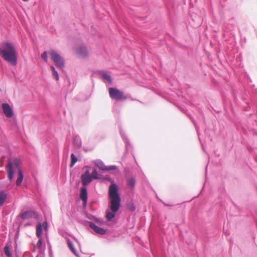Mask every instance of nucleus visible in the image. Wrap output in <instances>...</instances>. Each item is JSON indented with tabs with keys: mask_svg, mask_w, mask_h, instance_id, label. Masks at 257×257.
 Wrapping results in <instances>:
<instances>
[{
	"mask_svg": "<svg viewBox=\"0 0 257 257\" xmlns=\"http://www.w3.org/2000/svg\"><path fill=\"white\" fill-rule=\"evenodd\" d=\"M119 133L122 140L125 143V151L126 152H128L129 149L132 147L131 144L121 128H119Z\"/></svg>",
	"mask_w": 257,
	"mask_h": 257,
	"instance_id": "9b49d317",
	"label": "nucleus"
},
{
	"mask_svg": "<svg viewBox=\"0 0 257 257\" xmlns=\"http://www.w3.org/2000/svg\"><path fill=\"white\" fill-rule=\"evenodd\" d=\"M7 198V194L3 191H0V206L4 204Z\"/></svg>",
	"mask_w": 257,
	"mask_h": 257,
	"instance_id": "6ab92c4d",
	"label": "nucleus"
},
{
	"mask_svg": "<svg viewBox=\"0 0 257 257\" xmlns=\"http://www.w3.org/2000/svg\"><path fill=\"white\" fill-rule=\"evenodd\" d=\"M76 53L82 58H85L88 56V51L85 46H79L76 49Z\"/></svg>",
	"mask_w": 257,
	"mask_h": 257,
	"instance_id": "f8f14e48",
	"label": "nucleus"
},
{
	"mask_svg": "<svg viewBox=\"0 0 257 257\" xmlns=\"http://www.w3.org/2000/svg\"><path fill=\"white\" fill-rule=\"evenodd\" d=\"M108 92L109 96L112 99L117 101H123L127 99L128 97L124 95V93L115 88H109Z\"/></svg>",
	"mask_w": 257,
	"mask_h": 257,
	"instance_id": "20e7f679",
	"label": "nucleus"
},
{
	"mask_svg": "<svg viewBox=\"0 0 257 257\" xmlns=\"http://www.w3.org/2000/svg\"><path fill=\"white\" fill-rule=\"evenodd\" d=\"M2 108L3 112L6 116L8 117H11L13 115V111L10 105L7 103L2 104Z\"/></svg>",
	"mask_w": 257,
	"mask_h": 257,
	"instance_id": "1a4fd4ad",
	"label": "nucleus"
},
{
	"mask_svg": "<svg viewBox=\"0 0 257 257\" xmlns=\"http://www.w3.org/2000/svg\"><path fill=\"white\" fill-rule=\"evenodd\" d=\"M24 1H25V2H27L28 1V0H23Z\"/></svg>",
	"mask_w": 257,
	"mask_h": 257,
	"instance_id": "7c9ffc66",
	"label": "nucleus"
},
{
	"mask_svg": "<svg viewBox=\"0 0 257 257\" xmlns=\"http://www.w3.org/2000/svg\"><path fill=\"white\" fill-rule=\"evenodd\" d=\"M196 129L197 132L198 136H199V133H198L197 128L196 127Z\"/></svg>",
	"mask_w": 257,
	"mask_h": 257,
	"instance_id": "c756f323",
	"label": "nucleus"
},
{
	"mask_svg": "<svg viewBox=\"0 0 257 257\" xmlns=\"http://www.w3.org/2000/svg\"><path fill=\"white\" fill-rule=\"evenodd\" d=\"M78 159L77 157L73 154H71V163H70V167H73L75 164L77 162Z\"/></svg>",
	"mask_w": 257,
	"mask_h": 257,
	"instance_id": "b1692460",
	"label": "nucleus"
},
{
	"mask_svg": "<svg viewBox=\"0 0 257 257\" xmlns=\"http://www.w3.org/2000/svg\"><path fill=\"white\" fill-rule=\"evenodd\" d=\"M80 198L82 201L83 206L84 207L86 205L88 195L87 189L85 187H82L80 190Z\"/></svg>",
	"mask_w": 257,
	"mask_h": 257,
	"instance_id": "6e6552de",
	"label": "nucleus"
},
{
	"mask_svg": "<svg viewBox=\"0 0 257 257\" xmlns=\"http://www.w3.org/2000/svg\"><path fill=\"white\" fill-rule=\"evenodd\" d=\"M90 228L93 229L95 232L100 235H104L106 233V229L100 227L92 222L88 221Z\"/></svg>",
	"mask_w": 257,
	"mask_h": 257,
	"instance_id": "0eeeda50",
	"label": "nucleus"
},
{
	"mask_svg": "<svg viewBox=\"0 0 257 257\" xmlns=\"http://www.w3.org/2000/svg\"><path fill=\"white\" fill-rule=\"evenodd\" d=\"M49 54L55 65L59 68L62 69L65 64L63 58L54 50H51Z\"/></svg>",
	"mask_w": 257,
	"mask_h": 257,
	"instance_id": "7ed1b4c3",
	"label": "nucleus"
},
{
	"mask_svg": "<svg viewBox=\"0 0 257 257\" xmlns=\"http://www.w3.org/2000/svg\"><path fill=\"white\" fill-rule=\"evenodd\" d=\"M38 238H39V240L38 241L37 245L38 247L40 248L42 244V237Z\"/></svg>",
	"mask_w": 257,
	"mask_h": 257,
	"instance_id": "c85d7f7f",
	"label": "nucleus"
},
{
	"mask_svg": "<svg viewBox=\"0 0 257 257\" xmlns=\"http://www.w3.org/2000/svg\"><path fill=\"white\" fill-rule=\"evenodd\" d=\"M23 179H24V175H23V172L21 169H19V171H18V178L16 180V184L17 186H19L22 184Z\"/></svg>",
	"mask_w": 257,
	"mask_h": 257,
	"instance_id": "dca6fc26",
	"label": "nucleus"
},
{
	"mask_svg": "<svg viewBox=\"0 0 257 257\" xmlns=\"http://www.w3.org/2000/svg\"><path fill=\"white\" fill-rule=\"evenodd\" d=\"M73 144L75 147L78 148H80L81 147V140L78 136H76L74 137Z\"/></svg>",
	"mask_w": 257,
	"mask_h": 257,
	"instance_id": "f3484780",
	"label": "nucleus"
},
{
	"mask_svg": "<svg viewBox=\"0 0 257 257\" xmlns=\"http://www.w3.org/2000/svg\"><path fill=\"white\" fill-rule=\"evenodd\" d=\"M88 218L91 219V220H92L96 223H97V224H98L99 225H102L104 223V221H103V220L102 219H100V218H98L96 216H93L92 215H91L90 216V217H88Z\"/></svg>",
	"mask_w": 257,
	"mask_h": 257,
	"instance_id": "412c9836",
	"label": "nucleus"
},
{
	"mask_svg": "<svg viewBox=\"0 0 257 257\" xmlns=\"http://www.w3.org/2000/svg\"><path fill=\"white\" fill-rule=\"evenodd\" d=\"M126 208L131 211H134L136 210V207L132 201H128L126 203Z\"/></svg>",
	"mask_w": 257,
	"mask_h": 257,
	"instance_id": "4be33fe9",
	"label": "nucleus"
},
{
	"mask_svg": "<svg viewBox=\"0 0 257 257\" xmlns=\"http://www.w3.org/2000/svg\"><path fill=\"white\" fill-rule=\"evenodd\" d=\"M42 59L46 62L48 61V54L46 51H45L41 54Z\"/></svg>",
	"mask_w": 257,
	"mask_h": 257,
	"instance_id": "bb28decb",
	"label": "nucleus"
},
{
	"mask_svg": "<svg viewBox=\"0 0 257 257\" xmlns=\"http://www.w3.org/2000/svg\"><path fill=\"white\" fill-rule=\"evenodd\" d=\"M43 232L42 226L41 223H39L36 228V235L38 238H41Z\"/></svg>",
	"mask_w": 257,
	"mask_h": 257,
	"instance_id": "aec40b11",
	"label": "nucleus"
},
{
	"mask_svg": "<svg viewBox=\"0 0 257 257\" xmlns=\"http://www.w3.org/2000/svg\"><path fill=\"white\" fill-rule=\"evenodd\" d=\"M0 55L13 66L17 64L18 57L16 49L11 42H4L0 48Z\"/></svg>",
	"mask_w": 257,
	"mask_h": 257,
	"instance_id": "f03ea898",
	"label": "nucleus"
},
{
	"mask_svg": "<svg viewBox=\"0 0 257 257\" xmlns=\"http://www.w3.org/2000/svg\"><path fill=\"white\" fill-rule=\"evenodd\" d=\"M94 164L101 170L105 171L106 166H105L104 163L101 160L98 159L95 160L94 162Z\"/></svg>",
	"mask_w": 257,
	"mask_h": 257,
	"instance_id": "4468645a",
	"label": "nucleus"
},
{
	"mask_svg": "<svg viewBox=\"0 0 257 257\" xmlns=\"http://www.w3.org/2000/svg\"><path fill=\"white\" fill-rule=\"evenodd\" d=\"M67 245L69 249L74 253V254L77 257H79L76 249L74 246L72 241L69 239L67 240Z\"/></svg>",
	"mask_w": 257,
	"mask_h": 257,
	"instance_id": "2eb2a0df",
	"label": "nucleus"
},
{
	"mask_svg": "<svg viewBox=\"0 0 257 257\" xmlns=\"http://www.w3.org/2000/svg\"><path fill=\"white\" fill-rule=\"evenodd\" d=\"M81 179L82 184L84 186L89 184L92 181V178L89 171H86L84 174L81 175Z\"/></svg>",
	"mask_w": 257,
	"mask_h": 257,
	"instance_id": "9d476101",
	"label": "nucleus"
},
{
	"mask_svg": "<svg viewBox=\"0 0 257 257\" xmlns=\"http://www.w3.org/2000/svg\"><path fill=\"white\" fill-rule=\"evenodd\" d=\"M91 177L92 178H93L94 179H98L100 178L96 169H94L93 170Z\"/></svg>",
	"mask_w": 257,
	"mask_h": 257,
	"instance_id": "a878e982",
	"label": "nucleus"
},
{
	"mask_svg": "<svg viewBox=\"0 0 257 257\" xmlns=\"http://www.w3.org/2000/svg\"><path fill=\"white\" fill-rule=\"evenodd\" d=\"M19 216L23 220L26 219H30L32 218H34L36 219H38L39 218V215L38 214V213L35 211L31 210L25 211L24 212L21 213L19 215Z\"/></svg>",
	"mask_w": 257,
	"mask_h": 257,
	"instance_id": "423d86ee",
	"label": "nucleus"
},
{
	"mask_svg": "<svg viewBox=\"0 0 257 257\" xmlns=\"http://www.w3.org/2000/svg\"><path fill=\"white\" fill-rule=\"evenodd\" d=\"M126 183L127 185L131 188H134L136 183V180L135 177H132L131 178L127 179L126 181Z\"/></svg>",
	"mask_w": 257,
	"mask_h": 257,
	"instance_id": "a211bd4d",
	"label": "nucleus"
},
{
	"mask_svg": "<svg viewBox=\"0 0 257 257\" xmlns=\"http://www.w3.org/2000/svg\"><path fill=\"white\" fill-rule=\"evenodd\" d=\"M50 69L52 72V74H53L54 78L56 80H58L59 79V75H58L57 71L56 70L55 67L53 66H51Z\"/></svg>",
	"mask_w": 257,
	"mask_h": 257,
	"instance_id": "5701e85b",
	"label": "nucleus"
},
{
	"mask_svg": "<svg viewBox=\"0 0 257 257\" xmlns=\"http://www.w3.org/2000/svg\"><path fill=\"white\" fill-rule=\"evenodd\" d=\"M19 167V163L17 158L13 160H9L6 166L7 171L8 172V176L10 180H13L14 178L13 168H18Z\"/></svg>",
	"mask_w": 257,
	"mask_h": 257,
	"instance_id": "39448f33",
	"label": "nucleus"
},
{
	"mask_svg": "<svg viewBox=\"0 0 257 257\" xmlns=\"http://www.w3.org/2000/svg\"><path fill=\"white\" fill-rule=\"evenodd\" d=\"M101 77L104 82H107L110 84L112 83V80L111 76L108 74H107L105 72H102L101 73Z\"/></svg>",
	"mask_w": 257,
	"mask_h": 257,
	"instance_id": "ddd939ff",
	"label": "nucleus"
},
{
	"mask_svg": "<svg viewBox=\"0 0 257 257\" xmlns=\"http://www.w3.org/2000/svg\"><path fill=\"white\" fill-rule=\"evenodd\" d=\"M116 169V166L114 165H111L109 166H106L105 171H110Z\"/></svg>",
	"mask_w": 257,
	"mask_h": 257,
	"instance_id": "cd10ccee",
	"label": "nucleus"
},
{
	"mask_svg": "<svg viewBox=\"0 0 257 257\" xmlns=\"http://www.w3.org/2000/svg\"><path fill=\"white\" fill-rule=\"evenodd\" d=\"M4 252L5 253V254L8 256V257H12V255L11 253V251H10V247L9 246H8V244H7L4 248Z\"/></svg>",
	"mask_w": 257,
	"mask_h": 257,
	"instance_id": "393cba45",
	"label": "nucleus"
},
{
	"mask_svg": "<svg viewBox=\"0 0 257 257\" xmlns=\"http://www.w3.org/2000/svg\"><path fill=\"white\" fill-rule=\"evenodd\" d=\"M108 197L111 212L107 211L106 216L108 220L111 221L114 217L115 213L120 208L121 202V198L118 193V187L113 181L109 186Z\"/></svg>",
	"mask_w": 257,
	"mask_h": 257,
	"instance_id": "f257e3e1",
	"label": "nucleus"
}]
</instances>
